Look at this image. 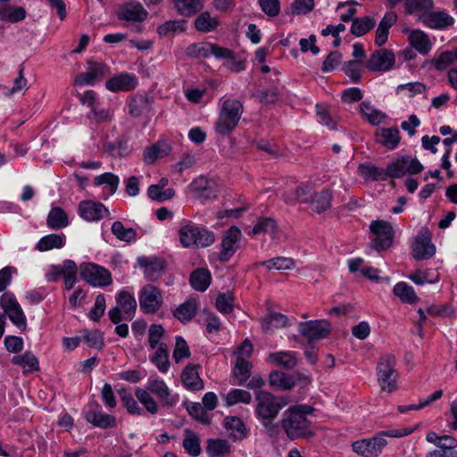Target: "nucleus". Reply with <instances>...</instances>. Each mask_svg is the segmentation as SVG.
Instances as JSON below:
<instances>
[{
  "mask_svg": "<svg viewBox=\"0 0 457 457\" xmlns=\"http://www.w3.org/2000/svg\"><path fill=\"white\" fill-rule=\"evenodd\" d=\"M281 426L287 436L291 440L310 438L314 436L311 421L301 413L295 411L293 408H288L284 412Z\"/></svg>",
  "mask_w": 457,
  "mask_h": 457,
  "instance_id": "nucleus-1",
  "label": "nucleus"
},
{
  "mask_svg": "<svg viewBox=\"0 0 457 457\" xmlns=\"http://www.w3.org/2000/svg\"><path fill=\"white\" fill-rule=\"evenodd\" d=\"M244 111L243 104L237 99H226L221 106L215 125L217 133L225 136L231 133L237 126Z\"/></svg>",
  "mask_w": 457,
  "mask_h": 457,
  "instance_id": "nucleus-2",
  "label": "nucleus"
},
{
  "mask_svg": "<svg viewBox=\"0 0 457 457\" xmlns=\"http://www.w3.org/2000/svg\"><path fill=\"white\" fill-rule=\"evenodd\" d=\"M255 401V413L259 419L264 420L275 419L280 410L288 403L286 398L277 397L264 390L256 393Z\"/></svg>",
  "mask_w": 457,
  "mask_h": 457,
  "instance_id": "nucleus-3",
  "label": "nucleus"
},
{
  "mask_svg": "<svg viewBox=\"0 0 457 457\" xmlns=\"http://www.w3.org/2000/svg\"><path fill=\"white\" fill-rule=\"evenodd\" d=\"M179 240L184 247L204 248L212 245L215 236L206 228L187 224L179 230Z\"/></svg>",
  "mask_w": 457,
  "mask_h": 457,
  "instance_id": "nucleus-4",
  "label": "nucleus"
},
{
  "mask_svg": "<svg viewBox=\"0 0 457 457\" xmlns=\"http://www.w3.org/2000/svg\"><path fill=\"white\" fill-rule=\"evenodd\" d=\"M396 361L394 355L386 354L380 358L377 365V376L383 391L392 393L397 388L395 370Z\"/></svg>",
  "mask_w": 457,
  "mask_h": 457,
  "instance_id": "nucleus-5",
  "label": "nucleus"
},
{
  "mask_svg": "<svg viewBox=\"0 0 457 457\" xmlns=\"http://www.w3.org/2000/svg\"><path fill=\"white\" fill-rule=\"evenodd\" d=\"M117 305L108 312L110 320L118 324L122 320H132L137 310L136 298L129 292L120 291L116 298Z\"/></svg>",
  "mask_w": 457,
  "mask_h": 457,
  "instance_id": "nucleus-6",
  "label": "nucleus"
},
{
  "mask_svg": "<svg viewBox=\"0 0 457 457\" xmlns=\"http://www.w3.org/2000/svg\"><path fill=\"white\" fill-rule=\"evenodd\" d=\"M186 54L191 58L206 59L213 55L217 59L233 58V51L210 42H200L189 45Z\"/></svg>",
  "mask_w": 457,
  "mask_h": 457,
  "instance_id": "nucleus-7",
  "label": "nucleus"
},
{
  "mask_svg": "<svg viewBox=\"0 0 457 457\" xmlns=\"http://www.w3.org/2000/svg\"><path fill=\"white\" fill-rule=\"evenodd\" d=\"M79 268L81 278L93 287H104L112 282L110 271L100 265L87 262L82 263Z\"/></svg>",
  "mask_w": 457,
  "mask_h": 457,
  "instance_id": "nucleus-8",
  "label": "nucleus"
},
{
  "mask_svg": "<svg viewBox=\"0 0 457 457\" xmlns=\"http://www.w3.org/2000/svg\"><path fill=\"white\" fill-rule=\"evenodd\" d=\"M138 299L140 309L146 314L156 313L163 303L162 291L153 284H147L141 288Z\"/></svg>",
  "mask_w": 457,
  "mask_h": 457,
  "instance_id": "nucleus-9",
  "label": "nucleus"
},
{
  "mask_svg": "<svg viewBox=\"0 0 457 457\" xmlns=\"http://www.w3.org/2000/svg\"><path fill=\"white\" fill-rule=\"evenodd\" d=\"M370 228L375 235V238L370 245L373 249L382 251L392 245L395 230L388 221L380 220L372 221Z\"/></svg>",
  "mask_w": 457,
  "mask_h": 457,
  "instance_id": "nucleus-10",
  "label": "nucleus"
},
{
  "mask_svg": "<svg viewBox=\"0 0 457 457\" xmlns=\"http://www.w3.org/2000/svg\"><path fill=\"white\" fill-rule=\"evenodd\" d=\"M299 332L309 341L326 338L331 331V324L327 320H316L300 322Z\"/></svg>",
  "mask_w": 457,
  "mask_h": 457,
  "instance_id": "nucleus-11",
  "label": "nucleus"
},
{
  "mask_svg": "<svg viewBox=\"0 0 457 457\" xmlns=\"http://www.w3.org/2000/svg\"><path fill=\"white\" fill-rule=\"evenodd\" d=\"M436 253V247L431 243V233L428 228H422L414 239L412 256L416 260H427Z\"/></svg>",
  "mask_w": 457,
  "mask_h": 457,
  "instance_id": "nucleus-12",
  "label": "nucleus"
},
{
  "mask_svg": "<svg viewBox=\"0 0 457 457\" xmlns=\"http://www.w3.org/2000/svg\"><path fill=\"white\" fill-rule=\"evenodd\" d=\"M395 62V56L389 49H379L374 51L366 62V68L370 71H387L393 68Z\"/></svg>",
  "mask_w": 457,
  "mask_h": 457,
  "instance_id": "nucleus-13",
  "label": "nucleus"
},
{
  "mask_svg": "<svg viewBox=\"0 0 457 457\" xmlns=\"http://www.w3.org/2000/svg\"><path fill=\"white\" fill-rule=\"evenodd\" d=\"M387 445V441L378 435L353 444V450L362 457H378L383 448Z\"/></svg>",
  "mask_w": 457,
  "mask_h": 457,
  "instance_id": "nucleus-14",
  "label": "nucleus"
},
{
  "mask_svg": "<svg viewBox=\"0 0 457 457\" xmlns=\"http://www.w3.org/2000/svg\"><path fill=\"white\" fill-rule=\"evenodd\" d=\"M240 229L236 227H230L224 235L221 242V251L220 253V261L228 262L239 247L238 241L241 237Z\"/></svg>",
  "mask_w": 457,
  "mask_h": 457,
  "instance_id": "nucleus-15",
  "label": "nucleus"
},
{
  "mask_svg": "<svg viewBox=\"0 0 457 457\" xmlns=\"http://www.w3.org/2000/svg\"><path fill=\"white\" fill-rule=\"evenodd\" d=\"M137 263L144 269V274L150 281L157 280L166 268V262L158 257L141 256L137 258Z\"/></svg>",
  "mask_w": 457,
  "mask_h": 457,
  "instance_id": "nucleus-16",
  "label": "nucleus"
},
{
  "mask_svg": "<svg viewBox=\"0 0 457 457\" xmlns=\"http://www.w3.org/2000/svg\"><path fill=\"white\" fill-rule=\"evenodd\" d=\"M150 393L154 394L164 407H172L179 400L177 395H172L165 382L162 379L149 381L145 387Z\"/></svg>",
  "mask_w": 457,
  "mask_h": 457,
  "instance_id": "nucleus-17",
  "label": "nucleus"
},
{
  "mask_svg": "<svg viewBox=\"0 0 457 457\" xmlns=\"http://www.w3.org/2000/svg\"><path fill=\"white\" fill-rule=\"evenodd\" d=\"M95 409L89 410L85 414L87 422L100 428H112L116 426V418L113 415L106 414L99 410V404L96 402L90 405Z\"/></svg>",
  "mask_w": 457,
  "mask_h": 457,
  "instance_id": "nucleus-18",
  "label": "nucleus"
},
{
  "mask_svg": "<svg viewBox=\"0 0 457 457\" xmlns=\"http://www.w3.org/2000/svg\"><path fill=\"white\" fill-rule=\"evenodd\" d=\"M199 364H187L181 372V382L183 386L191 391L202 390L204 386L203 379L199 376Z\"/></svg>",
  "mask_w": 457,
  "mask_h": 457,
  "instance_id": "nucleus-19",
  "label": "nucleus"
},
{
  "mask_svg": "<svg viewBox=\"0 0 457 457\" xmlns=\"http://www.w3.org/2000/svg\"><path fill=\"white\" fill-rule=\"evenodd\" d=\"M420 21L427 27L434 29H444L452 26L454 20L445 12H428L420 17Z\"/></svg>",
  "mask_w": 457,
  "mask_h": 457,
  "instance_id": "nucleus-20",
  "label": "nucleus"
},
{
  "mask_svg": "<svg viewBox=\"0 0 457 457\" xmlns=\"http://www.w3.org/2000/svg\"><path fill=\"white\" fill-rule=\"evenodd\" d=\"M79 212L80 216L88 221L99 220L108 214V209L103 204L89 200L79 203Z\"/></svg>",
  "mask_w": 457,
  "mask_h": 457,
  "instance_id": "nucleus-21",
  "label": "nucleus"
},
{
  "mask_svg": "<svg viewBox=\"0 0 457 457\" xmlns=\"http://www.w3.org/2000/svg\"><path fill=\"white\" fill-rule=\"evenodd\" d=\"M191 189L200 199L210 200L217 196L215 182L204 176L198 177L191 183Z\"/></svg>",
  "mask_w": 457,
  "mask_h": 457,
  "instance_id": "nucleus-22",
  "label": "nucleus"
},
{
  "mask_svg": "<svg viewBox=\"0 0 457 457\" xmlns=\"http://www.w3.org/2000/svg\"><path fill=\"white\" fill-rule=\"evenodd\" d=\"M223 426L228 436L233 441H242L248 436V430L244 421L238 417H226L223 420Z\"/></svg>",
  "mask_w": 457,
  "mask_h": 457,
  "instance_id": "nucleus-23",
  "label": "nucleus"
},
{
  "mask_svg": "<svg viewBox=\"0 0 457 457\" xmlns=\"http://www.w3.org/2000/svg\"><path fill=\"white\" fill-rule=\"evenodd\" d=\"M137 80L135 75L120 73L108 79L105 87L112 92L130 91L136 87Z\"/></svg>",
  "mask_w": 457,
  "mask_h": 457,
  "instance_id": "nucleus-24",
  "label": "nucleus"
},
{
  "mask_svg": "<svg viewBox=\"0 0 457 457\" xmlns=\"http://www.w3.org/2000/svg\"><path fill=\"white\" fill-rule=\"evenodd\" d=\"M437 449L427 453V457H457V439L452 436L445 435L440 437Z\"/></svg>",
  "mask_w": 457,
  "mask_h": 457,
  "instance_id": "nucleus-25",
  "label": "nucleus"
},
{
  "mask_svg": "<svg viewBox=\"0 0 457 457\" xmlns=\"http://www.w3.org/2000/svg\"><path fill=\"white\" fill-rule=\"evenodd\" d=\"M313 195V187L310 184L302 183L295 187L294 192H286L283 198L287 204H295L296 202L310 204Z\"/></svg>",
  "mask_w": 457,
  "mask_h": 457,
  "instance_id": "nucleus-26",
  "label": "nucleus"
},
{
  "mask_svg": "<svg viewBox=\"0 0 457 457\" xmlns=\"http://www.w3.org/2000/svg\"><path fill=\"white\" fill-rule=\"evenodd\" d=\"M375 138L378 143L386 146V148L395 149L401 139L400 131L397 127L388 129H379L375 134Z\"/></svg>",
  "mask_w": 457,
  "mask_h": 457,
  "instance_id": "nucleus-27",
  "label": "nucleus"
},
{
  "mask_svg": "<svg viewBox=\"0 0 457 457\" xmlns=\"http://www.w3.org/2000/svg\"><path fill=\"white\" fill-rule=\"evenodd\" d=\"M147 17V12L139 3L128 4L119 12L118 18L128 21H143Z\"/></svg>",
  "mask_w": 457,
  "mask_h": 457,
  "instance_id": "nucleus-28",
  "label": "nucleus"
},
{
  "mask_svg": "<svg viewBox=\"0 0 457 457\" xmlns=\"http://www.w3.org/2000/svg\"><path fill=\"white\" fill-rule=\"evenodd\" d=\"M410 45L421 54H427L432 48L428 36L420 29L411 31L409 35Z\"/></svg>",
  "mask_w": 457,
  "mask_h": 457,
  "instance_id": "nucleus-29",
  "label": "nucleus"
},
{
  "mask_svg": "<svg viewBox=\"0 0 457 457\" xmlns=\"http://www.w3.org/2000/svg\"><path fill=\"white\" fill-rule=\"evenodd\" d=\"M332 197L331 190L323 188L312 195L310 202L311 208L317 213H322L331 207Z\"/></svg>",
  "mask_w": 457,
  "mask_h": 457,
  "instance_id": "nucleus-30",
  "label": "nucleus"
},
{
  "mask_svg": "<svg viewBox=\"0 0 457 457\" xmlns=\"http://www.w3.org/2000/svg\"><path fill=\"white\" fill-rule=\"evenodd\" d=\"M220 24L218 17L212 16L209 12H201L195 20V29L203 33L214 31Z\"/></svg>",
  "mask_w": 457,
  "mask_h": 457,
  "instance_id": "nucleus-31",
  "label": "nucleus"
},
{
  "mask_svg": "<svg viewBox=\"0 0 457 457\" xmlns=\"http://www.w3.org/2000/svg\"><path fill=\"white\" fill-rule=\"evenodd\" d=\"M269 384L277 390H289L295 386V381L293 376L275 370L269 376Z\"/></svg>",
  "mask_w": 457,
  "mask_h": 457,
  "instance_id": "nucleus-32",
  "label": "nucleus"
},
{
  "mask_svg": "<svg viewBox=\"0 0 457 457\" xmlns=\"http://www.w3.org/2000/svg\"><path fill=\"white\" fill-rule=\"evenodd\" d=\"M171 147L165 142H157L147 148L143 154V160L146 164L154 163L158 158L164 157L170 154Z\"/></svg>",
  "mask_w": 457,
  "mask_h": 457,
  "instance_id": "nucleus-33",
  "label": "nucleus"
},
{
  "mask_svg": "<svg viewBox=\"0 0 457 457\" xmlns=\"http://www.w3.org/2000/svg\"><path fill=\"white\" fill-rule=\"evenodd\" d=\"M26 11L21 6H11L4 3H0V20L9 22H18L24 20Z\"/></svg>",
  "mask_w": 457,
  "mask_h": 457,
  "instance_id": "nucleus-34",
  "label": "nucleus"
},
{
  "mask_svg": "<svg viewBox=\"0 0 457 457\" xmlns=\"http://www.w3.org/2000/svg\"><path fill=\"white\" fill-rule=\"evenodd\" d=\"M12 362L15 365L21 366L24 373L39 370L38 360L31 352H25L23 354L14 355L12 358Z\"/></svg>",
  "mask_w": 457,
  "mask_h": 457,
  "instance_id": "nucleus-35",
  "label": "nucleus"
},
{
  "mask_svg": "<svg viewBox=\"0 0 457 457\" xmlns=\"http://www.w3.org/2000/svg\"><path fill=\"white\" fill-rule=\"evenodd\" d=\"M358 172L364 179L372 181L387 180L386 169L378 168L370 163H361L358 167Z\"/></svg>",
  "mask_w": 457,
  "mask_h": 457,
  "instance_id": "nucleus-36",
  "label": "nucleus"
},
{
  "mask_svg": "<svg viewBox=\"0 0 457 457\" xmlns=\"http://www.w3.org/2000/svg\"><path fill=\"white\" fill-rule=\"evenodd\" d=\"M211 273L205 269H197L190 275V285L197 291H205L211 284Z\"/></svg>",
  "mask_w": 457,
  "mask_h": 457,
  "instance_id": "nucleus-37",
  "label": "nucleus"
},
{
  "mask_svg": "<svg viewBox=\"0 0 457 457\" xmlns=\"http://www.w3.org/2000/svg\"><path fill=\"white\" fill-rule=\"evenodd\" d=\"M196 310V301L190 299L177 307L173 312V315L181 322L186 323L195 316Z\"/></svg>",
  "mask_w": 457,
  "mask_h": 457,
  "instance_id": "nucleus-38",
  "label": "nucleus"
},
{
  "mask_svg": "<svg viewBox=\"0 0 457 457\" xmlns=\"http://www.w3.org/2000/svg\"><path fill=\"white\" fill-rule=\"evenodd\" d=\"M47 226L52 229H60L69 224L66 212L61 207H53L47 216Z\"/></svg>",
  "mask_w": 457,
  "mask_h": 457,
  "instance_id": "nucleus-39",
  "label": "nucleus"
},
{
  "mask_svg": "<svg viewBox=\"0 0 457 457\" xmlns=\"http://www.w3.org/2000/svg\"><path fill=\"white\" fill-rule=\"evenodd\" d=\"M64 243V235L50 234L40 238L36 245V249L40 252H46L54 248H62Z\"/></svg>",
  "mask_w": 457,
  "mask_h": 457,
  "instance_id": "nucleus-40",
  "label": "nucleus"
},
{
  "mask_svg": "<svg viewBox=\"0 0 457 457\" xmlns=\"http://www.w3.org/2000/svg\"><path fill=\"white\" fill-rule=\"evenodd\" d=\"M206 453L210 457H224L230 453V445L225 439H208Z\"/></svg>",
  "mask_w": 457,
  "mask_h": 457,
  "instance_id": "nucleus-41",
  "label": "nucleus"
},
{
  "mask_svg": "<svg viewBox=\"0 0 457 457\" xmlns=\"http://www.w3.org/2000/svg\"><path fill=\"white\" fill-rule=\"evenodd\" d=\"M155 349L156 351L151 361L161 372L166 373L170 368L168 346L165 343H162Z\"/></svg>",
  "mask_w": 457,
  "mask_h": 457,
  "instance_id": "nucleus-42",
  "label": "nucleus"
},
{
  "mask_svg": "<svg viewBox=\"0 0 457 457\" xmlns=\"http://www.w3.org/2000/svg\"><path fill=\"white\" fill-rule=\"evenodd\" d=\"M375 25L376 21L370 16L357 18L353 21L351 33L355 37H361L371 30Z\"/></svg>",
  "mask_w": 457,
  "mask_h": 457,
  "instance_id": "nucleus-43",
  "label": "nucleus"
},
{
  "mask_svg": "<svg viewBox=\"0 0 457 457\" xmlns=\"http://www.w3.org/2000/svg\"><path fill=\"white\" fill-rule=\"evenodd\" d=\"M174 5L177 11L184 16H192L204 7L202 0H177Z\"/></svg>",
  "mask_w": 457,
  "mask_h": 457,
  "instance_id": "nucleus-44",
  "label": "nucleus"
},
{
  "mask_svg": "<svg viewBox=\"0 0 457 457\" xmlns=\"http://www.w3.org/2000/svg\"><path fill=\"white\" fill-rule=\"evenodd\" d=\"M112 233L117 239L130 243L137 238V230L133 228H125L121 221H114L112 225Z\"/></svg>",
  "mask_w": 457,
  "mask_h": 457,
  "instance_id": "nucleus-45",
  "label": "nucleus"
},
{
  "mask_svg": "<svg viewBox=\"0 0 457 457\" xmlns=\"http://www.w3.org/2000/svg\"><path fill=\"white\" fill-rule=\"evenodd\" d=\"M360 111L362 116L368 120L371 125H378L386 117L380 111L373 108L369 102H362L360 105Z\"/></svg>",
  "mask_w": 457,
  "mask_h": 457,
  "instance_id": "nucleus-46",
  "label": "nucleus"
},
{
  "mask_svg": "<svg viewBox=\"0 0 457 457\" xmlns=\"http://www.w3.org/2000/svg\"><path fill=\"white\" fill-rule=\"evenodd\" d=\"M252 364L239 356L233 370L235 378L237 379L238 385H243L251 376Z\"/></svg>",
  "mask_w": 457,
  "mask_h": 457,
  "instance_id": "nucleus-47",
  "label": "nucleus"
},
{
  "mask_svg": "<svg viewBox=\"0 0 457 457\" xmlns=\"http://www.w3.org/2000/svg\"><path fill=\"white\" fill-rule=\"evenodd\" d=\"M393 292L403 303H412L418 300L413 287L405 282L397 283L394 287Z\"/></svg>",
  "mask_w": 457,
  "mask_h": 457,
  "instance_id": "nucleus-48",
  "label": "nucleus"
},
{
  "mask_svg": "<svg viewBox=\"0 0 457 457\" xmlns=\"http://www.w3.org/2000/svg\"><path fill=\"white\" fill-rule=\"evenodd\" d=\"M407 162V156H403L401 158H398L395 162L389 163L386 166V177L387 179L389 178L392 179H398L403 177L408 172V168L406 166Z\"/></svg>",
  "mask_w": 457,
  "mask_h": 457,
  "instance_id": "nucleus-49",
  "label": "nucleus"
},
{
  "mask_svg": "<svg viewBox=\"0 0 457 457\" xmlns=\"http://www.w3.org/2000/svg\"><path fill=\"white\" fill-rule=\"evenodd\" d=\"M269 359L275 364L287 370H292L295 367L296 358L288 352H277L270 353Z\"/></svg>",
  "mask_w": 457,
  "mask_h": 457,
  "instance_id": "nucleus-50",
  "label": "nucleus"
},
{
  "mask_svg": "<svg viewBox=\"0 0 457 457\" xmlns=\"http://www.w3.org/2000/svg\"><path fill=\"white\" fill-rule=\"evenodd\" d=\"M289 326L288 318L280 312H271L262 322V329L266 332L271 329V327L276 328H285Z\"/></svg>",
  "mask_w": 457,
  "mask_h": 457,
  "instance_id": "nucleus-51",
  "label": "nucleus"
},
{
  "mask_svg": "<svg viewBox=\"0 0 457 457\" xmlns=\"http://www.w3.org/2000/svg\"><path fill=\"white\" fill-rule=\"evenodd\" d=\"M278 230L277 222L271 218H260L254 225L252 234L257 235L261 233L270 234L271 237H276Z\"/></svg>",
  "mask_w": 457,
  "mask_h": 457,
  "instance_id": "nucleus-52",
  "label": "nucleus"
},
{
  "mask_svg": "<svg viewBox=\"0 0 457 457\" xmlns=\"http://www.w3.org/2000/svg\"><path fill=\"white\" fill-rule=\"evenodd\" d=\"M433 7V0H406L404 4L405 11L409 14H414L420 12L426 13L432 10Z\"/></svg>",
  "mask_w": 457,
  "mask_h": 457,
  "instance_id": "nucleus-53",
  "label": "nucleus"
},
{
  "mask_svg": "<svg viewBox=\"0 0 457 457\" xmlns=\"http://www.w3.org/2000/svg\"><path fill=\"white\" fill-rule=\"evenodd\" d=\"M81 338L87 345L88 347L96 348L99 350H101L104 347V337L100 330L85 329L82 332Z\"/></svg>",
  "mask_w": 457,
  "mask_h": 457,
  "instance_id": "nucleus-54",
  "label": "nucleus"
},
{
  "mask_svg": "<svg viewBox=\"0 0 457 457\" xmlns=\"http://www.w3.org/2000/svg\"><path fill=\"white\" fill-rule=\"evenodd\" d=\"M261 264L268 270H287L295 267V261L287 257H275Z\"/></svg>",
  "mask_w": 457,
  "mask_h": 457,
  "instance_id": "nucleus-55",
  "label": "nucleus"
},
{
  "mask_svg": "<svg viewBox=\"0 0 457 457\" xmlns=\"http://www.w3.org/2000/svg\"><path fill=\"white\" fill-rule=\"evenodd\" d=\"M186 434L187 437L183 440V447L186 452L194 457L200 455L201 446L199 436L189 430H186Z\"/></svg>",
  "mask_w": 457,
  "mask_h": 457,
  "instance_id": "nucleus-56",
  "label": "nucleus"
},
{
  "mask_svg": "<svg viewBox=\"0 0 457 457\" xmlns=\"http://www.w3.org/2000/svg\"><path fill=\"white\" fill-rule=\"evenodd\" d=\"M135 395L138 401L145 406V408L152 414L158 411V406L155 400L151 396L150 392L145 388H137Z\"/></svg>",
  "mask_w": 457,
  "mask_h": 457,
  "instance_id": "nucleus-57",
  "label": "nucleus"
},
{
  "mask_svg": "<svg viewBox=\"0 0 457 457\" xmlns=\"http://www.w3.org/2000/svg\"><path fill=\"white\" fill-rule=\"evenodd\" d=\"M252 395L249 392L243 389H233L227 394L226 403L227 405L231 406L238 403H250Z\"/></svg>",
  "mask_w": 457,
  "mask_h": 457,
  "instance_id": "nucleus-58",
  "label": "nucleus"
},
{
  "mask_svg": "<svg viewBox=\"0 0 457 457\" xmlns=\"http://www.w3.org/2000/svg\"><path fill=\"white\" fill-rule=\"evenodd\" d=\"M119 395L120 397L121 403L129 413L139 415L143 412L142 409L138 406L137 403L134 399L132 394L127 389L122 388L119 390Z\"/></svg>",
  "mask_w": 457,
  "mask_h": 457,
  "instance_id": "nucleus-59",
  "label": "nucleus"
},
{
  "mask_svg": "<svg viewBox=\"0 0 457 457\" xmlns=\"http://www.w3.org/2000/svg\"><path fill=\"white\" fill-rule=\"evenodd\" d=\"M150 109L148 98L144 96L134 97L129 103V113L134 117L140 116Z\"/></svg>",
  "mask_w": 457,
  "mask_h": 457,
  "instance_id": "nucleus-60",
  "label": "nucleus"
},
{
  "mask_svg": "<svg viewBox=\"0 0 457 457\" xmlns=\"http://www.w3.org/2000/svg\"><path fill=\"white\" fill-rule=\"evenodd\" d=\"M457 61L456 51H445L440 54L432 62L437 71H443Z\"/></svg>",
  "mask_w": 457,
  "mask_h": 457,
  "instance_id": "nucleus-61",
  "label": "nucleus"
},
{
  "mask_svg": "<svg viewBox=\"0 0 457 457\" xmlns=\"http://www.w3.org/2000/svg\"><path fill=\"white\" fill-rule=\"evenodd\" d=\"M187 411L192 418L200 421L202 424L209 425L211 423V418L208 415L206 409L199 403H195L188 406Z\"/></svg>",
  "mask_w": 457,
  "mask_h": 457,
  "instance_id": "nucleus-62",
  "label": "nucleus"
},
{
  "mask_svg": "<svg viewBox=\"0 0 457 457\" xmlns=\"http://www.w3.org/2000/svg\"><path fill=\"white\" fill-rule=\"evenodd\" d=\"M4 314L8 315L10 320L21 331L26 329V317L20 304L8 310Z\"/></svg>",
  "mask_w": 457,
  "mask_h": 457,
  "instance_id": "nucleus-63",
  "label": "nucleus"
},
{
  "mask_svg": "<svg viewBox=\"0 0 457 457\" xmlns=\"http://www.w3.org/2000/svg\"><path fill=\"white\" fill-rule=\"evenodd\" d=\"M165 334L164 328L160 324H152L148 329V343L152 349H155L159 346L160 340Z\"/></svg>",
  "mask_w": 457,
  "mask_h": 457,
  "instance_id": "nucleus-64",
  "label": "nucleus"
}]
</instances>
